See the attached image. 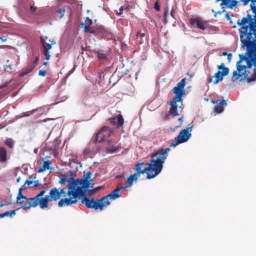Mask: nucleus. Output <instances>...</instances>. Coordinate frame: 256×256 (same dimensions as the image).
I'll return each mask as SVG.
<instances>
[{
    "instance_id": "a211bd4d",
    "label": "nucleus",
    "mask_w": 256,
    "mask_h": 256,
    "mask_svg": "<svg viewBox=\"0 0 256 256\" xmlns=\"http://www.w3.org/2000/svg\"><path fill=\"white\" fill-rule=\"evenodd\" d=\"M110 122L118 127H121L124 123V120L122 114H120L116 117H112L108 120Z\"/></svg>"
},
{
    "instance_id": "aec40b11",
    "label": "nucleus",
    "mask_w": 256,
    "mask_h": 256,
    "mask_svg": "<svg viewBox=\"0 0 256 256\" xmlns=\"http://www.w3.org/2000/svg\"><path fill=\"white\" fill-rule=\"evenodd\" d=\"M36 178V174H32L30 176L29 178V180H26L24 182V184L21 186V187L18 190V200H20V198H22V196H23L22 194V190H24L25 188V185L26 184L28 186L30 185V184H32V180Z\"/></svg>"
},
{
    "instance_id": "79ce46f5",
    "label": "nucleus",
    "mask_w": 256,
    "mask_h": 256,
    "mask_svg": "<svg viewBox=\"0 0 256 256\" xmlns=\"http://www.w3.org/2000/svg\"><path fill=\"white\" fill-rule=\"evenodd\" d=\"M92 20L88 18H87L86 20V24H87V26H90L92 24Z\"/></svg>"
},
{
    "instance_id": "58836bf2",
    "label": "nucleus",
    "mask_w": 256,
    "mask_h": 256,
    "mask_svg": "<svg viewBox=\"0 0 256 256\" xmlns=\"http://www.w3.org/2000/svg\"><path fill=\"white\" fill-rule=\"evenodd\" d=\"M67 175L69 176H70L71 178H74V177L76 176V172H74L72 170H69L68 173H67Z\"/></svg>"
},
{
    "instance_id": "37998d69",
    "label": "nucleus",
    "mask_w": 256,
    "mask_h": 256,
    "mask_svg": "<svg viewBox=\"0 0 256 256\" xmlns=\"http://www.w3.org/2000/svg\"><path fill=\"white\" fill-rule=\"evenodd\" d=\"M225 17L228 20L230 21V23H232V20H230V16L228 13L226 12V14H225Z\"/></svg>"
},
{
    "instance_id": "c03bdc74",
    "label": "nucleus",
    "mask_w": 256,
    "mask_h": 256,
    "mask_svg": "<svg viewBox=\"0 0 256 256\" xmlns=\"http://www.w3.org/2000/svg\"><path fill=\"white\" fill-rule=\"evenodd\" d=\"M92 174V173L90 172H88L86 174V176L84 179H87L88 180H90V176Z\"/></svg>"
},
{
    "instance_id": "2eb2a0df",
    "label": "nucleus",
    "mask_w": 256,
    "mask_h": 256,
    "mask_svg": "<svg viewBox=\"0 0 256 256\" xmlns=\"http://www.w3.org/2000/svg\"><path fill=\"white\" fill-rule=\"evenodd\" d=\"M240 3L238 0H222L220 6L222 8H228L230 9L236 8Z\"/></svg>"
},
{
    "instance_id": "c85d7f7f",
    "label": "nucleus",
    "mask_w": 256,
    "mask_h": 256,
    "mask_svg": "<svg viewBox=\"0 0 256 256\" xmlns=\"http://www.w3.org/2000/svg\"><path fill=\"white\" fill-rule=\"evenodd\" d=\"M74 180V178H60L59 183L62 184H64L66 182H68V184H70Z\"/></svg>"
},
{
    "instance_id": "680f3d73",
    "label": "nucleus",
    "mask_w": 256,
    "mask_h": 256,
    "mask_svg": "<svg viewBox=\"0 0 256 256\" xmlns=\"http://www.w3.org/2000/svg\"><path fill=\"white\" fill-rule=\"evenodd\" d=\"M30 8H31V10H35V9H36V8H34L32 6H30Z\"/></svg>"
},
{
    "instance_id": "4be33fe9",
    "label": "nucleus",
    "mask_w": 256,
    "mask_h": 256,
    "mask_svg": "<svg viewBox=\"0 0 256 256\" xmlns=\"http://www.w3.org/2000/svg\"><path fill=\"white\" fill-rule=\"evenodd\" d=\"M96 32L100 35L102 37H106L109 38L112 36V34L110 32L106 30L102 26H100L96 29Z\"/></svg>"
},
{
    "instance_id": "f03ea898",
    "label": "nucleus",
    "mask_w": 256,
    "mask_h": 256,
    "mask_svg": "<svg viewBox=\"0 0 256 256\" xmlns=\"http://www.w3.org/2000/svg\"><path fill=\"white\" fill-rule=\"evenodd\" d=\"M92 180H88L84 178H77L76 180H74L73 182L70 184H68V187L70 188L74 192H80L82 194H78L79 196L81 198V202L82 204H84L88 208H92L87 204V200H88V202L91 203L90 204L92 205V202H94V198H92L90 200L86 196V192L87 191L91 192L90 190H88L89 187L91 188H94V184H92L91 186L90 185L91 184Z\"/></svg>"
},
{
    "instance_id": "603ef678",
    "label": "nucleus",
    "mask_w": 256,
    "mask_h": 256,
    "mask_svg": "<svg viewBox=\"0 0 256 256\" xmlns=\"http://www.w3.org/2000/svg\"><path fill=\"white\" fill-rule=\"evenodd\" d=\"M119 10H120V12L118 13V14H119V15H120V14H122V12H123V8H122V7H121V8H120Z\"/></svg>"
},
{
    "instance_id": "c9c22d12",
    "label": "nucleus",
    "mask_w": 256,
    "mask_h": 256,
    "mask_svg": "<svg viewBox=\"0 0 256 256\" xmlns=\"http://www.w3.org/2000/svg\"><path fill=\"white\" fill-rule=\"evenodd\" d=\"M223 10L222 11H218V12H214V9L212 10V12L214 13V16L216 18L217 16V15L220 14H221L223 12H226V11L225 10V8H222Z\"/></svg>"
},
{
    "instance_id": "a19ab883",
    "label": "nucleus",
    "mask_w": 256,
    "mask_h": 256,
    "mask_svg": "<svg viewBox=\"0 0 256 256\" xmlns=\"http://www.w3.org/2000/svg\"><path fill=\"white\" fill-rule=\"evenodd\" d=\"M46 70H39V72H38V75L42 76H44L46 75Z\"/></svg>"
},
{
    "instance_id": "de8ad7c7",
    "label": "nucleus",
    "mask_w": 256,
    "mask_h": 256,
    "mask_svg": "<svg viewBox=\"0 0 256 256\" xmlns=\"http://www.w3.org/2000/svg\"><path fill=\"white\" fill-rule=\"evenodd\" d=\"M240 2H243L244 5H247L248 4V3L249 2H250V1H251V2H252V0H240Z\"/></svg>"
},
{
    "instance_id": "13d9d810",
    "label": "nucleus",
    "mask_w": 256,
    "mask_h": 256,
    "mask_svg": "<svg viewBox=\"0 0 256 256\" xmlns=\"http://www.w3.org/2000/svg\"><path fill=\"white\" fill-rule=\"evenodd\" d=\"M6 204H0V207L2 208V207H3L4 206H5Z\"/></svg>"
},
{
    "instance_id": "423d86ee",
    "label": "nucleus",
    "mask_w": 256,
    "mask_h": 256,
    "mask_svg": "<svg viewBox=\"0 0 256 256\" xmlns=\"http://www.w3.org/2000/svg\"><path fill=\"white\" fill-rule=\"evenodd\" d=\"M250 9L254 14V18L252 15L247 14L246 17L242 18L240 20H237V24L241 27L242 30H240V34H244L248 29L250 28L252 25H254L256 23V3H251L250 4Z\"/></svg>"
},
{
    "instance_id": "ea45409f",
    "label": "nucleus",
    "mask_w": 256,
    "mask_h": 256,
    "mask_svg": "<svg viewBox=\"0 0 256 256\" xmlns=\"http://www.w3.org/2000/svg\"><path fill=\"white\" fill-rule=\"evenodd\" d=\"M158 1L159 0H156L154 5V8L157 11H159L160 10V6L158 4Z\"/></svg>"
},
{
    "instance_id": "0e129e2a",
    "label": "nucleus",
    "mask_w": 256,
    "mask_h": 256,
    "mask_svg": "<svg viewBox=\"0 0 256 256\" xmlns=\"http://www.w3.org/2000/svg\"><path fill=\"white\" fill-rule=\"evenodd\" d=\"M256 0H252V3H256Z\"/></svg>"
},
{
    "instance_id": "49530a36",
    "label": "nucleus",
    "mask_w": 256,
    "mask_h": 256,
    "mask_svg": "<svg viewBox=\"0 0 256 256\" xmlns=\"http://www.w3.org/2000/svg\"><path fill=\"white\" fill-rule=\"evenodd\" d=\"M40 42L43 45V46H45L46 42L45 41L44 38L42 36H40Z\"/></svg>"
},
{
    "instance_id": "ddd939ff",
    "label": "nucleus",
    "mask_w": 256,
    "mask_h": 256,
    "mask_svg": "<svg viewBox=\"0 0 256 256\" xmlns=\"http://www.w3.org/2000/svg\"><path fill=\"white\" fill-rule=\"evenodd\" d=\"M136 44L142 45L148 42V37L147 30L144 28L138 30L135 36Z\"/></svg>"
},
{
    "instance_id": "7c9ffc66",
    "label": "nucleus",
    "mask_w": 256,
    "mask_h": 256,
    "mask_svg": "<svg viewBox=\"0 0 256 256\" xmlns=\"http://www.w3.org/2000/svg\"><path fill=\"white\" fill-rule=\"evenodd\" d=\"M120 148L119 146H112L106 148V152L109 153H113L116 152Z\"/></svg>"
},
{
    "instance_id": "6e6d98bb",
    "label": "nucleus",
    "mask_w": 256,
    "mask_h": 256,
    "mask_svg": "<svg viewBox=\"0 0 256 256\" xmlns=\"http://www.w3.org/2000/svg\"><path fill=\"white\" fill-rule=\"evenodd\" d=\"M228 54H227V52H222V55H223V56H228Z\"/></svg>"
},
{
    "instance_id": "f704fd0d",
    "label": "nucleus",
    "mask_w": 256,
    "mask_h": 256,
    "mask_svg": "<svg viewBox=\"0 0 256 256\" xmlns=\"http://www.w3.org/2000/svg\"><path fill=\"white\" fill-rule=\"evenodd\" d=\"M100 136V134H98V132L96 134L92 140V142L94 144H96L97 142H99L100 140H98V137Z\"/></svg>"
},
{
    "instance_id": "1a4fd4ad",
    "label": "nucleus",
    "mask_w": 256,
    "mask_h": 256,
    "mask_svg": "<svg viewBox=\"0 0 256 256\" xmlns=\"http://www.w3.org/2000/svg\"><path fill=\"white\" fill-rule=\"evenodd\" d=\"M192 127L193 124L191 123L188 128L180 131L178 136L174 138V140L170 144V146H176L181 143L186 142L192 136L190 132Z\"/></svg>"
},
{
    "instance_id": "72a5a7b5",
    "label": "nucleus",
    "mask_w": 256,
    "mask_h": 256,
    "mask_svg": "<svg viewBox=\"0 0 256 256\" xmlns=\"http://www.w3.org/2000/svg\"><path fill=\"white\" fill-rule=\"evenodd\" d=\"M168 14V8H166L165 10H164V24H166L168 23V20H167V15Z\"/></svg>"
},
{
    "instance_id": "f3484780",
    "label": "nucleus",
    "mask_w": 256,
    "mask_h": 256,
    "mask_svg": "<svg viewBox=\"0 0 256 256\" xmlns=\"http://www.w3.org/2000/svg\"><path fill=\"white\" fill-rule=\"evenodd\" d=\"M94 54L100 62H106L108 60V52L102 50H94Z\"/></svg>"
},
{
    "instance_id": "4c0bfd02",
    "label": "nucleus",
    "mask_w": 256,
    "mask_h": 256,
    "mask_svg": "<svg viewBox=\"0 0 256 256\" xmlns=\"http://www.w3.org/2000/svg\"><path fill=\"white\" fill-rule=\"evenodd\" d=\"M44 54L46 56L45 59L46 60H48L50 58V52H48V50H44Z\"/></svg>"
},
{
    "instance_id": "f257e3e1",
    "label": "nucleus",
    "mask_w": 256,
    "mask_h": 256,
    "mask_svg": "<svg viewBox=\"0 0 256 256\" xmlns=\"http://www.w3.org/2000/svg\"><path fill=\"white\" fill-rule=\"evenodd\" d=\"M241 46L246 50L244 54H239L236 70L232 72L233 82L247 78L248 82L256 80V23L252 25L244 34H240Z\"/></svg>"
},
{
    "instance_id": "39448f33",
    "label": "nucleus",
    "mask_w": 256,
    "mask_h": 256,
    "mask_svg": "<svg viewBox=\"0 0 256 256\" xmlns=\"http://www.w3.org/2000/svg\"><path fill=\"white\" fill-rule=\"evenodd\" d=\"M122 189H124L122 186H117L115 190L112 191L110 194L100 199L94 200V202H92V205H91V203L90 202H87V204L90 207H91L92 209L95 210H102L104 206L110 205V202H109V199L115 200L120 196V192ZM88 202V200H87V202Z\"/></svg>"
},
{
    "instance_id": "bf43d9fd",
    "label": "nucleus",
    "mask_w": 256,
    "mask_h": 256,
    "mask_svg": "<svg viewBox=\"0 0 256 256\" xmlns=\"http://www.w3.org/2000/svg\"><path fill=\"white\" fill-rule=\"evenodd\" d=\"M48 64V62H44L42 64L44 65V66H46Z\"/></svg>"
},
{
    "instance_id": "864d4df0",
    "label": "nucleus",
    "mask_w": 256,
    "mask_h": 256,
    "mask_svg": "<svg viewBox=\"0 0 256 256\" xmlns=\"http://www.w3.org/2000/svg\"><path fill=\"white\" fill-rule=\"evenodd\" d=\"M173 10H173V8H172V9L171 10V11H170V16H171L172 18H174V15H173Z\"/></svg>"
},
{
    "instance_id": "412c9836",
    "label": "nucleus",
    "mask_w": 256,
    "mask_h": 256,
    "mask_svg": "<svg viewBox=\"0 0 256 256\" xmlns=\"http://www.w3.org/2000/svg\"><path fill=\"white\" fill-rule=\"evenodd\" d=\"M39 60L38 56L35 58V60L34 62H30L28 63L25 70L24 72V74H27L32 71V70L36 66Z\"/></svg>"
},
{
    "instance_id": "3c124183",
    "label": "nucleus",
    "mask_w": 256,
    "mask_h": 256,
    "mask_svg": "<svg viewBox=\"0 0 256 256\" xmlns=\"http://www.w3.org/2000/svg\"><path fill=\"white\" fill-rule=\"evenodd\" d=\"M55 142H56V145L58 146L60 143V141L58 139H56Z\"/></svg>"
},
{
    "instance_id": "338daca9",
    "label": "nucleus",
    "mask_w": 256,
    "mask_h": 256,
    "mask_svg": "<svg viewBox=\"0 0 256 256\" xmlns=\"http://www.w3.org/2000/svg\"><path fill=\"white\" fill-rule=\"evenodd\" d=\"M232 28H236V26H232Z\"/></svg>"
},
{
    "instance_id": "9b49d317",
    "label": "nucleus",
    "mask_w": 256,
    "mask_h": 256,
    "mask_svg": "<svg viewBox=\"0 0 256 256\" xmlns=\"http://www.w3.org/2000/svg\"><path fill=\"white\" fill-rule=\"evenodd\" d=\"M59 190L54 187L51 188L49 192V194L46 196L42 200V202L44 206H46V208L48 206V202L52 201H57L60 199Z\"/></svg>"
},
{
    "instance_id": "8fccbe9b",
    "label": "nucleus",
    "mask_w": 256,
    "mask_h": 256,
    "mask_svg": "<svg viewBox=\"0 0 256 256\" xmlns=\"http://www.w3.org/2000/svg\"><path fill=\"white\" fill-rule=\"evenodd\" d=\"M62 2H66L68 3H72V2L74 0H61Z\"/></svg>"
},
{
    "instance_id": "69168bd1",
    "label": "nucleus",
    "mask_w": 256,
    "mask_h": 256,
    "mask_svg": "<svg viewBox=\"0 0 256 256\" xmlns=\"http://www.w3.org/2000/svg\"><path fill=\"white\" fill-rule=\"evenodd\" d=\"M212 102L214 104V103H218V101H216V102H215V101L212 100Z\"/></svg>"
},
{
    "instance_id": "a878e982",
    "label": "nucleus",
    "mask_w": 256,
    "mask_h": 256,
    "mask_svg": "<svg viewBox=\"0 0 256 256\" xmlns=\"http://www.w3.org/2000/svg\"><path fill=\"white\" fill-rule=\"evenodd\" d=\"M51 162L49 160H46L44 162L43 165L38 170V172H42L46 170H50V168Z\"/></svg>"
},
{
    "instance_id": "dca6fc26",
    "label": "nucleus",
    "mask_w": 256,
    "mask_h": 256,
    "mask_svg": "<svg viewBox=\"0 0 256 256\" xmlns=\"http://www.w3.org/2000/svg\"><path fill=\"white\" fill-rule=\"evenodd\" d=\"M46 192V190H42L36 196L32 198L34 201V203H33L36 206L39 205L41 208H46V206H44V204L42 202V200L44 198V197H42V196Z\"/></svg>"
},
{
    "instance_id": "473e14b6",
    "label": "nucleus",
    "mask_w": 256,
    "mask_h": 256,
    "mask_svg": "<svg viewBox=\"0 0 256 256\" xmlns=\"http://www.w3.org/2000/svg\"><path fill=\"white\" fill-rule=\"evenodd\" d=\"M65 11V8H60L56 10V12L60 14L59 18L61 19L64 16Z\"/></svg>"
},
{
    "instance_id": "e433bc0d",
    "label": "nucleus",
    "mask_w": 256,
    "mask_h": 256,
    "mask_svg": "<svg viewBox=\"0 0 256 256\" xmlns=\"http://www.w3.org/2000/svg\"><path fill=\"white\" fill-rule=\"evenodd\" d=\"M32 186L30 185V188L36 187L39 185H41L38 180H34L32 181Z\"/></svg>"
},
{
    "instance_id": "7ed1b4c3",
    "label": "nucleus",
    "mask_w": 256,
    "mask_h": 256,
    "mask_svg": "<svg viewBox=\"0 0 256 256\" xmlns=\"http://www.w3.org/2000/svg\"><path fill=\"white\" fill-rule=\"evenodd\" d=\"M186 85V78H182L177 84V86L174 87L172 90L175 94V96L172 100L170 102L169 104L171 106L170 110V114L174 116L178 114V106L176 102H181L182 97L185 94V90L184 87Z\"/></svg>"
},
{
    "instance_id": "5701e85b",
    "label": "nucleus",
    "mask_w": 256,
    "mask_h": 256,
    "mask_svg": "<svg viewBox=\"0 0 256 256\" xmlns=\"http://www.w3.org/2000/svg\"><path fill=\"white\" fill-rule=\"evenodd\" d=\"M138 178V177L135 174L130 176L128 178V182L124 184V186H122L124 188V189L130 187L132 185L133 182L134 181H136Z\"/></svg>"
},
{
    "instance_id": "6e6552de",
    "label": "nucleus",
    "mask_w": 256,
    "mask_h": 256,
    "mask_svg": "<svg viewBox=\"0 0 256 256\" xmlns=\"http://www.w3.org/2000/svg\"><path fill=\"white\" fill-rule=\"evenodd\" d=\"M170 150V148H169L166 149L162 148L151 154L152 162H156V170L160 168L162 171L163 164L168 156L167 153Z\"/></svg>"
},
{
    "instance_id": "c756f323",
    "label": "nucleus",
    "mask_w": 256,
    "mask_h": 256,
    "mask_svg": "<svg viewBox=\"0 0 256 256\" xmlns=\"http://www.w3.org/2000/svg\"><path fill=\"white\" fill-rule=\"evenodd\" d=\"M4 144L10 148H14V142L11 138H6L4 142Z\"/></svg>"
},
{
    "instance_id": "09e8293b",
    "label": "nucleus",
    "mask_w": 256,
    "mask_h": 256,
    "mask_svg": "<svg viewBox=\"0 0 256 256\" xmlns=\"http://www.w3.org/2000/svg\"><path fill=\"white\" fill-rule=\"evenodd\" d=\"M232 58V54H228V62H230Z\"/></svg>"
},
{
    "instance_id": "9d476101",
    "label": "nucleus",
    "mask_w": 256,
    "mask_h": 256,
    "mask_svg": "<svg viewBox=\"0 0 256 256\" xmlns=\"http://www.w3.org/2000/svg\"><path fill=\"white\" fill-rule=\"evenodd\" d=\"M217 68L219 70L213 76L209 79V82H212L213 78H214V80L213 83L214 84H218L220 81L223 80V77L227 76L230 72V70L228 68L225 66L224 63H221L220 65L217 66Z\"/></svg>"
},
{
    "instance_id": "393cba45",
    "label": "nucleus",
    "mask_w": 256,
    "mask_h": 256,
    "mask_svg": "<svg viewBox=\"0 0 256 256\" xmlns=\"http://www.w3.org/2000/svg\"><path fill=\"white\" fill-rule=\"evenodd\" d=\"M220 105H216L214 107V112L218 114H220L223 112L224 108L223 106H226L227 104L224 100H220L219 102Z\"/></svg>"
},
{
    "instance_id": "20e7f679",
    "label": "nucleus",
    "mask_w": 256,
    "mask_h": 256,
    "mask_svg": "<svg viewBox=\"0 0 256 256\" xmlns=\"http://www.w3.org/2000/svg\"><path fill=\"white\" fill-rule=\"evenodd\" d=\"M156 162H152V158L149 164H144V162L136 164L134 168L136 172L134 174L139 177L140 174L146 173L147 178H152L161 172L160 168L156 170Z\"/></svg>"
},
{
    "instance_id": "f8f14e48",
    "label": "nucleus",
    "mask_w": 256,
    "mask_h": 256,
    "mask_svg": "<svg viewBox=\"0 0 256 256\" xmlns=\"http://www.w3.org/2000/svg\"><path fill=\"white\" fill-rule=\"evenodd\" d=\"M34 198H27L26 196H22V198H20L19 200H18V196L16 197V202L19 204L21 206L20 208H22L24 210H27L30 208L32 207L35 208L36 206L34 204ZM20 208H18L17 210H18Z\"/></svg>"
},
{
    "instance_id": "e2e57ef3",
    "label": "nucleus",
    "mask_w": 256,
    "mask_h": 256,
    "mask_svg": "<svg viewBox=\"0 0 256 256\" xmlns=\"http://www.w3.org/2000/svg\"><path fill=\"white\" fill-rule=\"evenodd\" d=\"M220 1H222V0H216V2H220Z\"/></svg>"
},
{
    "instance_id": "a18cd8bd",
    "label": "nucleus",
    "mask_w": 256,
    "mask_h": 256,
    "mask_svg": "<svg viewBox=\"0 0 256 256\" xmlns=\"http://www.w3.org/2000/svg\"><path fill=\"white\" fill-rule=\"evenodd\" d=\"M59 193H60V197L61 196L62 194H63L64 196H65V195L66 194V192L64 189H60V190H59Z\"/></svg>"
},
{
    "instance_id": "4468645a",
    "label": "nucleus",
    "mask_w": 256,
    "mask_h": 256,
    "mask_svg": "<svg viewBox=\"0 0 256 256\" xmlns=\"http://www.w3.org/2000/svg\"><path fill=\"white\" fill-rule=\"evenodd\" d=\"M113 133L114 131L110 127L108 126H102L98 131V134H100V137H101L99 142L108 141L107 138H110Z\"/></svg>"
},
{
    "instance_id": "774afa93",
    "label": "nucleus",
    "mask_w": 256,
    "mask_h": 256,
    "mask_svg": "<svg viewBox=\"0 0 256 256\" xmlns=\"http://www.w3.org/2000/svg\"><path fill=\"white\" fill-rule=\"evenodd\" d=\"M0 38L2 41H5V40H6V39H5V40H3L2 39V38Z\"/></svg>"
},
{
    "instance_id": "cd10ccee",
    "label": "nucleus",
    "mask_w": 256,
    "mask_h": 256,
    "mask_svg": "<svg viewBox=\"0 0 256 256\" xmlns=\"http://www.w3.org/2000/svg\"><path fill=\"white\" fill-rule=\"evenodd\" d=\"M82 27L84 28L85 32H90V34L96 33V30H94L92 28L90 27V26H87V24H85L84 23L82 24Z\"/></svg>"
},
{
    "instance_id": "b1692460",
    "label": "nucleus",
    "mask_w": 256,
    "mask_h": 256,
    "mask_svg": "<svg viewBox=\"0 0 256 256\" xmlns=\"http://www.w3.org/2000/svg\"><path fill=\"white\" fill-rule=\"evenodd\" d=\"M7 152L6 149L2 146L0 147V162H5L7 161Z\"/></svg>"
},
{
    "instance_id": "4d7b16f0",
    "label": "nucleus",
    "mask_w": 256,
    "mask_h": 256,
    "mask_svg": "<svg viewBox=\"0 0 256 256\" xmlns=\"http://www.w3.org/2000/svg\"><path fill=\"white\" fill-rule=\"evenodd\" d=\"M20 176L18 177L17 178H16V181L17 182H19L20 181Z\"/></svg>"
},
{
    "instance_id": "052dcab7",
    "label": "nucleus",
    "mask_w": 256,
    "mask_h": 256,
    "mask_svg": "<svg viewBox=\"0 0 256 256\" xmlns=\"http://www.w3.org/2000/svg\"><path fill=\"white\" fill-rule=\"evenodd\" d=\"M178 120L180 122H182V118H179Z\"/></svg>"
},
{
    "instance_id": "5fc2aeb1",
    "label": "nucleus",
    "mask_w": 256,
    "mask_h": 256,
    "mask_svg": "<svg viewBox=\"0 0 256 256\" xmlns=\"http://www.w3.org/2000/svg\"><path fill=\"white\" fill-rule=\"evenodd\" d=\"M11 204L10 202H7L6 203L4 204H6V206L10 205Z\"/></svg>"
},
{
    "instance_id": "0eeeda50",
    "label": "nucleus",
    "mask_w": 256,
    "mask_h": 256,
    "mask_svg": "<svg viewBox=\"0 0 256 256\" xmlns=\"http://www.w3.org/2000/svg\"><path fill=\"white\" fill-rule=\"evenodd\" d=\"M78 194H82V192L80 191L78 192H74L70 188L68 187L67 195L69 198L60 200L58 202V206L60 208H62L66 206H71L72 204H76L78 202V198L81 200V198Z\"/></svg>"
},
{
    "instance_id": "6ab92c4d",
    "label": "nucleus",
    "mask_w": 256,
    "mask_h": 256,
    "mask_svg": "<svg viewBox=\"0 0 256 256\" xmlns=\"http://www.w3.org/2000/svg\"><path fill=\"white\" fill-rule=\"evenodd\" d=\"M190 23L192 26H196L200 29L202 30H204L206 29L204 22L202 21L200 18L197 17L194 18H191L190 20Z\"/></svg>"
},
{
    "instance_id": "bb28decb",
    "label": "nucleus",
    "mask_w": 256,
    "mask_h": 256,
    "mask_svg": "<svg viewBox=\"0 0 256 256\" xmlns=\"http://www.w3.org/2000/svg\"><path fill=\"white\" fill-rule=\"evenodd\" d=\"M16 210H10L9 211L5 212H4L2 214H0V218H2L6 216H9V217H12L13 215H15L16 214Z\"/></svg>"
},
{
    "instance_id": "2f4dec72",
    "label": "nucleus",
    "mask_w": 256,
    "mask_h": 256,
    "mask_svg": "<svg viewBox=\"0 0 256 256\" xmlns=\"http://www.w3.org/2000/svg\"><path fill=\"white\" fill-rule=\"evenodd\" d=\"M48 41L50 42H51V43H46V46H44V50H49L52 48V45L54 44H56V42L54 40H49Z\"/></svg>"
}]
</instances>
